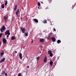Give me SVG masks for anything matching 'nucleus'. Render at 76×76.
Instances as JSON below:
<instances>
[{
  "label": "nucleus",
  "mask_w": 76,
  "mask_h": 76,
  "mask_svg": "<svg viewBox=\"0 0 76 76\" xmlns=\"http://www.w3.org/2000/svg\"><path fill=\"white\" fill-rule=\"evenodd\" d=\"M20 29H21V30L22 31V33H23V34H24V33L25 34V37H28V33L25 32H26V31L25 30V28H23V27H21L20 28Z\"/></svg>",
  "instance_id": "1"
},
{
  "label": "nucleus",
  "mask_w": 76,
  "mask_h": 76,
  "mask_svg": "<svg viewBox=\"0 0 76 76\" xmlns=\"http://www.w3.org/2000/svg\"><path fill=\"white\" fill-rule=\"evenodd\" d=\"M6 27H5V26H4V25H3L1 28L0 29V30L1 32H4V30H6Z\"/></svg>",
  "instance_id": "2"
},
{
  "label": "nucleus",
  "mask_w": 76,
  "mask_h": 76,
  "mask_svg": "<svg viewBox=\"0 0 76 76\" xmlns=\"http://www.w3.org/2000/svg\"><path fill=\"white\" fill-rule=\"evenodd\" d=\"M2 41L3 44H7V40L5 38H3L2 39Z\"/></svg>",
  "instance_id": "3"
},
{
  "label": "nucleus",
  "mask_w": 76,
  "mask_h": 76,
  "mask_svg": "<svg viewBox=\"0 0 76 76\" xmlns=\"http://www.w3.org/2000/svg\"><path fill=\"white\" fill-rule=\"evenodd\" d=\"M5 34L6 35H7V34L8 35H10V30H7L5 31Z\"/></svg>",
  "instance_id": "4"
},
{
  "label": "nucleus",
  "mask_w": 76,
  "mask_h": 76,
  "mask_svg": "<svg viewBox=\"0 0 76 76\" xmlns=\"http://www.w3.org/2000/svg\"><path fill=\"white\" fill-rule=\"evenodd\" d=\"M51 40L53 42H55L56 41V39L55 37H53L51 38Z\"/></svg>",
  "instance_id": "5"
},
{
  "label": "nucleus",
  "mask_w": 76,
  "mask_h": 76,
  "mask_svg": "<svg viewBox=\"0 0 76 76\" xmlns=\"http://www.w3.org/2000/svg\"><path fill=\"white\" fill-rule=\"evenodd\" d=\"M19 56L20 57V58L22 60V54L21 53H20L19 54Z\"/></svg>",
  "instance_id": "6"
},
{
  "label": "nucleus",
  "mask_w": 76,
  "mask_h": 76,
  "mask_svg": "<svg viewBox=\"0 0 76 76\" xmlns=\"http://www.w3.org/2000/svg\"><path fill=\"white\" fill-rule=\"evenodd\" d=\"M47 61V57L45 56V58L44 59V63H46Z\"/></svg>",
  "instance_id": "7"
},
{
  "label": "nucleus",
  "mask_w": 76,
  "mask_h": 76,
  "mask_svg": "<svg viewBox=\"0 0 76 76\" xmlns=\"http://www.w3.org/2000/svg\"><path fill=\"white\" fill-rule=\"evenodd\" d=\"M4 60H5V58L4 57L0 61V63H3V62H4Z\"/></svg>",
  "instance_id": "8"
},
{
  "label": "nucleus",
  "mask_w": 76,
  "mask_h": 76,
  "mask_svg": "<svg viewBox=\"0 0 76 76\" xmlns=\"http://www.w3.org/2000/svg\"><path fill=\"white\" fill-rule=\"evenodd\" d=\"M17 7H18V6H17V5H15L14 7V11H16V10L17 9Z\"/></svg>",
  "instance_id": "9"
},
{
  "label": "nucleus",
  "mask_w": 76,
  "mask_h": 76,
  "mask_svg": "<svg viewBox=\"0 0 76 76\" xmlns=\"http://www.w3.org/2000/svg\"><path fill=\"white\" fill-rule=\"evenodd\" d=\"M39 41L40 42H44V39H39Z\"/></svg>",
  "instance_id": "10"
},
{
  "label": "nucleus",
  "mask_w": 76,
  "mask_h": 76,
  "mask_svg": "<svg viewBox=\"0 0 76 76\" xmlns=\"http://www.w3.org/2000/svg\"><path fill=\"white\" fill-rule=\"evenodd\" d=\"M19 9H18L17 10L15 13L16 15H18V13H19Z\"/></svg>",
  "instance_id": "11"
},
{
  "label": "nucleus",
  "mask_w": 76,
  "mask_h": 76,
  "mask_svg": "<svg viewBox=\"0 0 76 76\" xmlns=\"http://www.w3.org/2000/svg\"><path fill=\"white\" fill-rule=\"evenodd\" d=\"M53 62L52 61H50L49 63V64H50V66H53Z\"/></svg>",
  "instance_id": "12"
},
{
  "label": "nucleus",
  "mask_w": 76,
  "mask_h": 76,
  "mask_svg": "<svg viewBox=\"0 0 76 76\" xmlns=\"http://www.w3.org/2000/svg\"><path fill=\"white\" fill-rule=\"evenodd\" d=\"M34 21L36 23H38V20L36 19H34Z\"/></svg>",
  "instance_id": "13"
},
{
  "label": "nucleus",
  "mask_w": 76,
  "mask_h": 76,
  "mask_svg": "<svg viewBox=\"0 0 76 76\" xmlns=\"http://www.w3.org/2000/svg\"><path fill=\"white\" fill-rule=\"evenodd\" d=\"M16 39V38L14 36H12L11 37V40H14Z\"/></svg>",
  "instance_id": "14"
},
{
  "label": "nucleus",
  "mask_w": 76,
  "mask_h": 76,
  "mask_svg": "<svg viewBox=\"0 0 76 76\" xmlns=\"http://www.w3.org/2000/svg\"><path fill=\"white\" fill-rule=\"evenodd\" d=\"M5 72L4 71H3L1 73V75H4V74H5Z\"/></svg>",
  "instance_id": "15"
},
{
  "label": "nucleus",
  "mask_w": 76,
  "mask_h": 76,
  "mask_svg": "<svg viewBox=\"0 0 76 76\" xmlns=\"http://www.w3.org/2000/svg\"><path fill=\"white\" fill-rule=\"evenodd\" d=\"M4 54V51H2V53H1V57H2V56H3Z\"/></svg>",
  "instance_id": "16"
},
{
  "label": "nucleus",
  "mask_w": 76,
  "mask_h": 76,
  "mask_svg": "<svg viewBox=\"0 0 76 76\" xmlns=\"http://www.w3.org/2000/svg\"><path fill=\"white\" fill-rule=\"evenodd\" d=\"M43 23H47V20H44L43 21Z\"/></svg>",
  "instance_id": "17"
},
{
  "label": "nucleus",
  "mask_w": 76,
  "mask_h": 76,
  "mask_svg": "<svg viewBox=\"0 0 76 76\" xmlns=\"http://www.w3.org/2000/svg\"><path fill=\"white\" fill-rule=\"evenodd\" d=\"M61 42V40H58L57 41V43L58 44H59V43H60Z\"/></svg>",
  "instance_id": "18"
},
{
  "label": "nucleus",
  "mask_w": 76,
  "mask_h": 76,
  "mask_svg": "<svg viewBox=\"0 0 76 76\" xmlns=\"http://www.w3.org/2000/svg\"><path fill=\"white\" fill-rule=\"evenodd\" d=\"M4 4H3L2 5H1V7L2 8V9H4Z\"/></svg>",
  "instance_id": "19"
},
{
  "label": "nucleus",
  "mask_w": 76,
  "mask_h": 76,
  "mask_svg": "<svg viewBox=\"0 0 76 76\" xmlns=\"http://www.w3.org/2000/svg\"><path fill=\"white\" fill-rule=\"evenodd\" d=\"M48 39H51L50 38V35H49L48 37H47Z\"/></svg>",
  "instance_id": "20"
},
{
  "label": "nucleus",
  "mask_w": 76,
  "mask_h": 76,
  "mask_svg": "<svg viewBox=\"0 0 76 76\" xmlns=\"http://www.w3.org/2000/svg\"><path fill=\"white\" fill-rule=\"evenodd\" d=\"M48 53L50 54L52 53V52L51 50H49L48 51Z\"/></svg>",
  "instance_id": "21"
},
{
  "label": "nucleus",
  "mask_w": 76,
  "mask_h": 76,
  "mask_svg": "<svg viewBox=\"0 0 76 76\" xmlns=\"http://www.w3.org/2000/svg\"><path fill=\"white\" fill-rule=\"evenodd\" d=\"M49 54L50 57H53V53H50Z\"/></svg>",
  "instance_id": "22"
},
{
  "label": "nucleus",
  "mask_w": 76,
  "mask_h": 76,
  "mask_svg": "<svg viewBox=\"0 0 76 76\" xmlns=\"http://www.w3.org/2000/svg\"><path fill=\"white\" fill-rule=\"evenodd\" d=\"M37 5L39 6H40L41 5V4H40V3H39V2H38Z\"/></svg>",
  "instance_id": "23"
},
{
  "label": "nucleus",
  "mask_w": 76,
  "mask_h": 76,
  "mask_svg": "<svg viewBox=\"0 0 76 76\" xmlns=\"http://www.w3.org/2000/svg\"><path fill=\"white\" fill-rule=\"evenodd\" d=\"M7 4V1H5V6H6Z\"/></svg>",
  "instance_id": "24"
},
{
  "label": "nucleus",
  "mask_w": 76,
  "mask_h": 76,
  "mask_svg": "<svg viewBox=\"0 0 76 76\" xmlns=\"http://www.w3.org/2000/svg\"><path fill=\"white\" fill-rule=\"evenodd\" d=\"M4 19H5V20H7V16H5L4 17Z\"/></svg>",
  "instance_id": "25"
},
{
  "label": "nucleus",
  "mask_w": 76,
  "mask_h": 76,
  "mask_svg": "<svg viewBox=\"0 0 76 76\" xmlns=\"http://www.w3.org/2000/svg\"><path fill=\"white\" fill-rule=\"evenodd\" d=\"M22 76V74H21V73H19L18 75V76Z\"/></svg>",
  "instance_id": "26"
},
{
  "label": "nucleus",
  "mask_w": 76,
  "mask_h": 76,
  "mask_svg": "<svg viewBox=\"0 0 76 76\" xmlns=\"http://www.w3.org/2000/svg\"><path fill=\"white\" fill-rule=\"evenodd\" d=\"M2 36V33H1L0 34V38Z\"/></svg>",
  "instance_id": "27"
},
{
  "label": "nucleus",
  "mask_w": 76,
  "mask_h": 76,
  "mask_svg": "<svg viewBox=\"0 0 76 76\" xmlns=\"http://www.w3.org/2000/svg\"><path fill=\"white\" fill-rule=\"evenodd\" d=\"M49 1H49V3H51V2H52V0H49Z\"/></svg>",
  "instance_id": "28"
},
{
  "label": "nucleus",
  "mask_w": 76,
  "mask_h": 76,
  "mask_svg": "<svg viewBox=\"0 0 76 76\" xmlns=\"http://www.w3.org/2000/svg\"><path fill=\"white\" fill-rule=\"evenodd\" d=\"M39 57H37V60H39Z\"/></svg>",
  "instance_id": "29"
},
{
  "label": "nucleus",
  "mask_w": 76,
  "mask_h": 76,
  "mask_svg": "<svg viewBox=\"0 0 76 76\" xmlns=\"http://www.w3.org/2000/svg\"><path fill=\"white\" fill-rule=\"evenodd\" d=\"M5 76H7V73H5Z\"/></svg>",
  "instance_id": "30"
},
{
  "label": "nucleus",
  "mask_w": 76,
  "mask_h": 76,
  "mask_svg": "<svg viewBox=\"0 0 76 76\" xmlns=\"http://www.w3.org/2000/svg\"><path fill=\"white\" fill-rule=\"evenodd\" d=\"M54 31H55V32H56V29H55V28H54Z\"/></svg>",
  "instance_id": "31"
},
{
  "label": "nucleus",
  "mask_w": 76,
  "mask_h": 76,
  "mask_svg": "<svg viewBox=\"0 0 76 76\" xmlns=\"http://www.w3.org/2000/svg\"><path fill=\"white\" fill-rule=\"evenodd\" d=\"M32 41L31 42V43H33V40L32 39H31Z\"/></svg>",
  "instance_id": "32"
},
{
  "label": "nucleus",
  "mask_w": 76,
  "mask_h": 76,
  "mask_svg": "<svg viewBox=\"0 0 76 76\" xmlns=\"http://www.w3.org/2000/svg\"><path fill=\"white\" fill-rule=\"evenodd\" d=\"M1 42L0 41V47L1 46Z\"/></svg>",
  "instance_id": "33"
},
{
  "label": "nucleus",
  "mask_w": 76,
  "mask_h": 76,
  "mask_svg": "<svg viewBox=\"0 0 76 76\" xmlns=\"http://www.w3.org/2000/svg\"><path fill=\"white\" fill-rule=\"evenodd\" d=\"M27 68H29V66H27Z\"/></svg>",
  "instance_id": "34"
},
{
  "label": "nucleus",
  "mask_w": 76,
  "mask_h": 76,
  "mask_svg": "<svg viewBox=\"0 0 76 76\" xmlns=\"http://www.w3.org/2000/svg\"><path fill=\"white\" fill-rule=\"evenodd\" d=\"M49 9V8H48V7H46V9Z\"/></svg>",
  "instance_id": "35"
},
{
  "label": "nucleus",
  "mask_w": 76,
  "mask_h": 76,
  "mask_svg": "<svg viewBox=\"0 0 76 76\" xmlns=\"http://www.w3.org/2000/svg\"><path fill=\"white\" fill-rule=\"evenodd\" d=\"M17 16H18V17H20V16L18 15H17Z\"/></svg>",
  "instance_id": "36"
},
{
  "label": "nucleus",
  "mask_w": 76,
  "mask_h": 76,
  "mask_svg": "<svg viewBox=\"0 0 76 76\" xmlns=\"http://www.w3.org/2000/svg\"><path fill=\"white\" fill-rule=\"evenodd\" d=\"M9 37V35H7V38H8V37Z\"/></svg>",
  "instance_id": "37"
},
{
  "label": "nucleus",
  "mask_w": 76,
  "mask_h": 76,
  "mask_svg": "<svg viewBox=\"0 0 76 76\" xmlns=\"http://www.w3.org/2000/svg\"><path fill=\"white\" fill-rule=\"evenodd\" d=\"M12 21H13V19L12 18Z\"/></svg>",
  "instance_id": "38"
},
{
  "label": "nucleus",
  "mask_w": 76,
  "mask_h": 76,
  "mask_svg": "<svg viewBox=\"0 0 76 76\" xmlns=\"http://www.w3.org/2000/svg\"><path fill=\"white\" fill-rule=\"evenodd\" d=\"M15 53H17V51H15Z\"/></svg>",
  "instance_id": "39"
},
{
  "label": "nucleus",
  "mask_w": 76,
  "mask_h": 76,
  "mask_svg": "<svg viewBox=\"0 0 76 76\" xmlns=\"http://www.w3.org/2000/svg\"><path fill=\"white\" fill-rule=\"evenodd\" d=\"M38 9H39V7H38Z\"/></svg>",
  "instance_id": "40"
},
{
  "label": "nucleus",
  "mask_w": 76,
  "mask_h": 76,
  "mask_svg": "<svg viewBox=\"0 0 76 76\" xmlns=\"http://www.w3.org/2000/svg\"><path fill=\"white\" fill-rule=\"evenodd\" d=\"M13 56H15V55H15V54H13Z\"/></svg>",
  "instance_id": "41"
},
{
  "label": "nucleus",
  "mask_w": 76,
  "mask_h": 76,
  "mask_svg": "<svg viewBox=\"0 0 76 76\" xmlns=\"http://www.w3.org/2000/svg\"><path fill=\"white\" fill-rule=\"evenodd\" d=\"M28 0V1H29V0Z\"/></svg>",
  "instance_id": "42"
},
{
  "label": "nucleus",
  "mask_w": 76,
  "mask_h": 76,
  "mask_svg": "<svg viewBox=\"0 0 76 76\" xmlns=\"http://www.w3.org/2000/svg\"><path fill=\"white\" fill-rule=\"evenodd\" d=\"M21 16H22V14H21Z\"/></svg>",
  "instance_id": "43"
},
{
  "label": "nucleus",
  "mask_w": 76,
  "mask_h": 76,
  "mask_svg": "<svg viewBox=\"0 0 76 76\" xmlns=\"http://www.w3.org/2000/svg\"><path fill=\"white\" fill-rule=\"evenodd\" d=\"M14 54H15V53H14Z\"/></svg>",
  "instance_id": "44"
}]
</instances>
